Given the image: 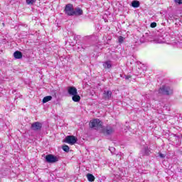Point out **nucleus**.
I'll return each mask as SVG.
<instances>
[{
  "label": "nucleus",
  "instance_id": "obj_4",
  "mask_svg": "<svg viewBox=\"0 0 182 182\" xmlns=\"http://www.w3.org/2000/svg\"><path fill=\"white\" fill-rule=\"evenodd\" d=\"M77 141V138L73 135H68L64 139V143H67L68 144H71V146H73V144H75Z\"/></svg>",
  "mask_w": 182,
  "mask_h": 182
},
{
  "label": "nucleus",
  "instance_id": "obj_8",
  "mask_svg": "<svg viewBox=\"0 0 182 182\" xmlns=\"http://www.w3.org/2000/svg\"><path fill=\"white\" fill-rule=\"evenodd\" d=\"M68 94L70 96H74L75 95H77V89L75 87H69L68 89Z\"/></svg>",
  "mask_w": 182,
  "mask_h": 182
},
{
  "label": "nucleus",
  "instance_id": "obj_16",
  "mask_svg": "<svg viewBox=\"0 0 182 182\" xmlns=\"http://www.w3.org/2000/svg\"><path fill=\"white\" fill-rule=\"evenodd\" d=\"M52 100V96H46L43 99V103H48Z\"/></svg>",
  "mask_w": 182,
  "mask_h": 182
},
{
  "label": "nucleus",
  "instance_id": "obj_9",
  "mask_svg": "<svg viewBox=\"0 0 182 182\" xmlns=\"http://www.w3.org/2000/svg\"><path fill=\"white\" fill-rule=\"evenodd\" d=\"M102 132H104L105 134H112L113 132H114V129L110 126H108L105 129H103Z\"/></svg>",
  "mask_w": 182,
  "mask_h": 182
},
{
  "label": "nucleus",
  "instance_id": "obj_6",
  "mask_svg": "<svg viewBox=\"0 0 182 182\" xmlns=\"http://www.w3.org/2000/svg\"><path fill=\"white\" fill-rule=\"evenodd\" d=\"M31 129L32 130H35V132H38L39 130H41V129H42V123L41 122H33L31 124Z\"/></svg>",
  "mask_w": 182,
  "mask_h": 182
},
{
  "label": "nucleus",
  "instance_id": "obj_23",
  "mask_svg": "<svg viewBox=\"0 0 182 182\" xmlns=\"http://www.w3.org/2000/svg\"><path fill=\"white\" fill-rule=\"evenodd\" d=\"M125 79H126V80H129V79H132V76H130V75H126V76H125Z\"/></svg>",
  "mask_w": 182,
  "mask_h": 182
},
{
  "label": "nucleus",
  "instance_id": "obj_14",
  "mask_svg": "<svg viewBox=\"0 0 182 182\" xmlns=\"http://www.w3.org/2000/svg\"><path fill=\"white\" fill-rule=\"evenodd\" d=\"M87 178L88 181H91V182L95 181V176H93L92 173H87Z\"/></svg>",
  "mask_w": 182,
  "mask_h": 182
},
{
  "label": "nucleus",
  "instance_id": "obj_24",
  "mask_svg": "<svg viewBox=\"0 0 182 182\" xmlns=\"http://www.w3.org/2000/svg\"><path fill=\"white\" fill-rule=\"evenodd\" d=\"M109 150L111 153H113V151H114V147H109Z\"/></svg>",
  "mask_w": 182,
  "mask_h": 182
},
{
  "label": "nucleus",
  "instance_id": "obj_21",
  "mask_svg": "<svg viewBox=\"0 0 182 182\" xmlns=\"http://www.w3.org/2000/svg\"><path fill=\"white\" fill-rule=\"evenodd\" d=\"M176 4H178L179 5L182 4V0H174Z\"/></svg>",
  "mask_w": 182,
  "mask_h": 182
},
{
  "label": "nucleus",
  "instance_id": "obj_2",
  "mask_svg": "<svg viewBox=\"0 0 182 182\" xmlns=\"http://www.w3.org/2000/svg\"><path fill=\"white\" fill-rule=\"evenodd\" d=\"M159 95H165L168 96L170 95H173V89H171L169 86L164 85L159 89Z\"/></svg>",
  "mask_w": 182,
  "mask_h": 182
},
{
  "label": "nucleus",
  "instance_id": "obj_20",
  "mask_svg": "<svg viewBox=\"0 0 182 182\" xmlns=\"http://www.w3.org/2000/svg\"><path fill=\"white\" fill-rule=\"evenodd\" d=\"M150 26L151 28H156V26H157V23L153 22L151 23Z\"/></svg>",
  "mask_w": 182,
  "mask_h": 182
},
{
  "label": "nucleus",
  "instance_id": "obj_11",
  "mask_svg": "<svg viewBox=\"0 0 182 182\" xmlns=\"http://www.w3.org/2000/svg\"><path fill=\"white\" fill-rule=\"evenodd\" d=\"M14 56L15 58V59H22V53L21 51H16L14 53Z\"/></svg>",
  "mask_w": 182,
  "mask_h": 182
},
{
  "label": "nucleus",
  "instance_id": "obj_5",
  "mask_svg": "<svg viewBox=\"0 0 182 182\" xmlns=\"http://www.w3.org/2000/svg\"><path fill=\"white\" fill-rule=\"evenodd\" d=\"M46 160L47 163H56L59 161V159L52 154H48L46 156Z\"/></svg>",
  "mask_w": 182,
  "mask_h": 182
},
{
  "label": "nucleus",
  "instance_id": "obj_13",
  "mask_svg": "<svg viewBox=\"0 0 182 182\" xmlns=\"http://www.w3.org/2000/svg\"><path fill=\"white\" fill-rule=\"evenodd\" d=\"M72 100L75 102H80V95L76 94L75 95H73Z\"/></svg>",
  "mask_w": 182,
  "mask_h": 182
},
{
  "label": "nucleus",
  "instance_id": "obj_18",
  "mask_svg": "<svg viewBox=\"0 0 182 182\" xmlns=\"http://www.w3.org/2000/svg\"><path fill=\"white\" fill-rule=\"evenodd\" d=\"M63 150L66 153H68V151H69V146L68 145L63 146Z\"/></svg>",
  "mask_w": 182,
  "mask_h": 182
},
{
  "label": "nucleus",
  "instance_id": "obj_19",
  "mask_svg": "<svg viewBox=\"0 0 182 182\" xmlns=\"http://www.w3.org/2000/svg\"><path fill=\"white\" fill-rule=\"evenodd\" d=\"M118 42L119 43H123V42H124V38H123V36H119L118 38Z\"/></svg>",
  "mask_w": 182,
  "mask_h": 182
},
{
  "label": "nucleus",
  "instance_id": "obj_12",
  "mask_svg": "<svg viewBox=\"0 0 182 182\" xmlns=\"http://www.w3.org/2000/svg\"><path fill=\"white\" fill-rule=\"evenodd\" d=\"M103 68H105V69H110V68H112V62L111 61H105L103 63Z\"/></svg>",
  "mask_w": 182,
  "mask_h": 182
},
{
  "label": "nucleus",
  "instance_id": "obj_22",
  "mask_svg": "<svg viewBox=\"0 0 182 182\" xmlns=\"http://www.w3.org/2000/svg\"><path fill=\"white\" fill-rule=\"evenodd\" d=\"M144 151H145V152H144L145 154H149V149H148V148H146V147H145Z\"/></svg>",
  "mask_w": 182,
  "mask_h": 182
},
{
  "label": "nucleus",
  "instance_id": "obj_17",
  "mask_svg": "<svg viewBox=\"0 0 182 182\" xmlns=\"http://www.w3.org/2000/svg\"><path fill=\"white\" fill-rule=\"evenodd\" d=\"M26 2L27 5H33L36 2V0H26Z\"/></svg>",
  "mask_w": 182,
  "mask_h": 182
},
{
  "label": "nucleus",
  "instance_id": "obj_7",
  "mask_svg": "<svg viewBox=\"0 0 182 182\" xmlns=\"http://www.w3.org/2000/svg\"><path fill=\"white\" fill-rule=\"evenodd\" d=\"M112 95V92L110 90H104L102 97L105 100H110Z\"/></svg>",
  "mask_w": 182,
  "mask_h": 182
},
{
  "label": "nucleus",
  "instance_id": "obj_1",
  "mask_svg": "<svg viewBox=\"0 0 182 182\" xmlns=\"http://www.w3.org/2000/svg\"><path fill=\"white\" fill-rule=\"evenodd\" d=\"M90 127L95 129V130H100L103 128V122L99 119H94L90 122Z\"/></svg>",
  "mask_w": 182,
  "mask_h": 182
},
{
  "label": "nucleus",
  "instance_id": "obj_26",
  "mask_svg": "<svg viewBox=\"0 0 182 182\" xmlns=\"http://www.w3.org/2000/svg\"><path fill=\"white\" fill-rule=\"evenodd\" d=\"M157 43H161V41L157 40V41H155Z\"/></svg>",
  "mask_w": 182,
  "mask_h": 182
},
{
  "label": "nucleus",
  "instance_id": "obj_10",
  "mask_svg": "<svg viewBox=\"0 0 182 182\" xmlns=\"http://www.w3.org/2000/svg\"><path fill=\"white\" fill-rule=\"evenodd\" d=\"M80 15H83V10L79 7L75 8L74 9V16H80Z\"/></svg>",
  "mask_w": 182,
  "mask_h": 182
},
{
  "label": "nucleus",
  "instance_id": "obj_15",
  "mask_svg": "<svg viewBox=\"0 0 182 182\" xmlns=\"http://www.w3.org/2000/svg\"><path fill=\"white\" fill-rule=\"evenodd\" d=\"M132 6H133V8H139V6H140V2L139 1H133Z\"/></svg>",
  "mask_w": 182,
  "mask_h": 182
},
{
  "label": "nucleus",
  "instance_id": "obj_25",
  "mask_svg": "<svg viewBox=\"0 0 182 182\" xmlns=\"http://www.w3.org/2000/svg\"><path fill=\"white\" fill-rule=\"evenodd\" d=\"M159 156H160L161 159H164V157H165L164 154H159Z\"/></svg>",
  "mask_w": 182,
  "mask_h": 182
},
{
  "label": "nucleus",
  "instance_id": "obj_3",
  "mask_svg": "<svg viewBox=\"0 0 182 182\" xmlns=\"http://www.w3.org/2000/svg\"><path fill=\"white\" fill-rule=\"evenodd\" d=\"M65 14L68 16H75V9L73 8V4H68L65 6Z\"/></svg>",
  "mask_w": 182,
  "mask_h": 182
}]
</instances>
